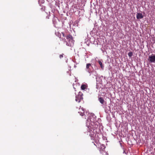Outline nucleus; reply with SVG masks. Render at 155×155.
<instances>
[{"label": "nucleus", "instance_id": "obj_1", "mask_svg": "<svg viewBox=\"0 0 155 155\" xmlns=\"http://www.w3.org/2000/svg\"><path fill=\"white\" fill-rule=\"evenodd\" d=\"M82 95L81 93H80L78 94L76 96L75 100L76 101L79 103L83 99Z\"/></svg>", "mask_w": 155, "mask_h": 155}, {"label": "nucleus", "instance_id": "obj_2", "mask_svg": "<svg viewBox=\"0 0 155 155\" xmlns=\"http://www.w3.org/2000/svg\"><path fill=\"white\" fill-rule=\"evenodd\" d=\"M85 110L83 107H80L79 109L78 112L81 116H83L84 114Z\"/></svg>", "mask_w": 155, "mask_h": 155}, {"label": "nucleus", "instance_id": "obj_3", "mask_svg": "<svg viewBox=\"0 0 155 155\" xmlns=\"http://www.w3.org/2000/svg\"><path fill=\"white\" fill-rule=\"evenodd\" d=\"M149 61L151 62H155V55H153L149 57Z\"/></svg>", "mask_w": 155, "mask_h": 155}, {"label": "nucleus", "instance_id": "obj_4", "mask_svg": "<svg viewBox=\"0 0 155 155\" xmlns=\"http://www.w3.org/2000/svg\"><path fill=\"white\" fill-rule=\"evenodd\" d=\"M89 135L91 137H93L95 134L94 130H91L89 131Z\"/></svg>", "mask_w": 155, "mask_h": 155}, {"label": "nucleus", "instance_id": "obj_5", "mask_svg": "<svg viewBox=\"0 0 155 155\" xmlns=\"http://www.w3.org/2000/svg\"><path fill=\"white\" fill-rule=\"evenodd\" d=\"M143 17V15L142 13H138L137 15V19H140L142 18Z\"/></svg>", "mask_w": 155, "mask_h": 155}, {"label": "nucleus", "instance_id": "obj_6", "mask_svg": "<svg viewBox=\"0 0 155 155\" xmlns=\"http://www.w3.org/2000/svg\"><path fill=\"white\" fill-rule=\"evenodd\" d=\"M92 67L91 64L90 63L87 64H86V68L87 70L88 71L90 72L91 71L90 68Z\"/></svg>", "mask_w": 155, "mask_h": 155}, {"label": "nucleus", "instance_id": "obj_7", "mask_svg": "<svg viewBox=\"0 0 155 155\" xmlns=\"http://www.w3.org/2000/svg\"><path fill=\"white\" fill-rule=\"evenodd\" d=\"M88 87V86L87 84H83L81 86V89L82 90H85L87 89Z\"/></svg>", "mask_w": 155, "mask_h": 155}, {"label": "nucleus", "instance_id": "obj_8", "mask_svg": "<svg viewBox=\"0 0 155 155\" xmlns=\"http://www.w3.org/2000/svg\"><path fill=\"white\" fill-rule=\"evenodd\" d=\"M66 38L70 41V40H72L73 38L71 35H69L66 37Z\"/></svg>", "mask_w": 155, "mask_h": 155}, {"label": "nucleus", "instance_id": "obj_9", "mask_svg": "<svg viewBox=\"0 0 155 155\" xmlns=\"http://www.w3.org/2000/svg\"><path fill=\"white\" fill-rule=\"evenodd\" d=\"M99 100L100 102L102 104H103L104 102V100L103 98L101 97H100L99 98Z\"/></svg>", "mask_w": 155, "mask_h": 155}, {"label": "nucleus", "instance_id": "obj_10", "mask_svg": "<svg viewBox=\"0 0 155 155\" xmlns=\"http://www.w3.org/2000/svg\"><path fill=\"white\" fill-rule=\"evenodd\" d=\"M98 63H99V64H100V65L101 67V68L103 69L104 67V66L102 64V63L101 62V61H99Z\"/></svg>", "mask_w": 155, "mask_h": 155}, {"label": "nucleus", "instance_id": "obj_11", "mask_svg": "<svg viewBox=\"0 0 155 155\" xmlns=\"http://www.w3.org/2000/svg\"><path fill=\"white\" fill-rule=\"evenodd\" d=\"M128 54L129 57H131L133 55V53L131 52H129L128 53Z\"/></svg>", "mask_w": 155, "mask_h": 155}, {"label": "nucleus", "instance_id": "obj_12", "mask_svg": "<svg viewBox=\"0 0 155 155\" xmlns=\"http://www.w3.org/2000/svg\"><path fill=\"white\" fill-rule=\"evenodd\" d=\"M64 54H60L59 55V58L60 59H61L64 57Z\"/></svg>", "mask_w": 155, "mask_h": 155}, {"label": "nucleus", "instance_id": "obj_13", "mask_svg": "<svg viewBox=\"0 0 155 155\" xmlns=\"http://www.w3.org/2000/svg\"><path fill=\"white\" fill-rule=\"evenodd\" d=\"M61 39H62V40L64 42H66V39H65V38H62Z\"/></svg>", "mask_w": 155, "mask_h": 155}, {"label": "nucleus", "instance_id": "obj_14", "mask_svg": "<svg viewBox=\"0 0 155 155\" xmlns=\"http://www.w3.org/2000/svg\"><path fill=\"white\" fill-rule=\"evenodd\" d=\"M61 33H62L63 37H65L64 33L63 32H62Z\"/></svg>", "mask_w": 155, "mask_h": 155}, {"label": "nucleus", "instance_id": "obj_15", "mask_svg": "<svg viewBox=\"0 0 155 155\" xmlns=\"http://www.w3.org/2000/svg\"><path fill=\"white\" fill-rule=\"evenodd\" d=\"M66 45H67L68 46H70V44H69V43L68 42H67L66 43Z\"/></svg>", "mask_w": 155, "mask_h": 155}, {"label": "nucleus", "instance_id": "obj_16", "mask_svg": "<svg viewBox=\"0 0 155 155\" xmlns=\"http://www.w3.org/2000/svg\"><path fill=\"white\" fill-rule=\"evenodd\" d=\"M58 37H59L60 38H61V35L60 34H58Z\"/></svg>", "mask_w": 155, "mask_h": 155}, {"label": "nucleus", "instance_id": "obj_17", "mask_svg": "<svg viewBox=\"0 0 155 155\" xmlns=\"http://www.w3.org/2000/svg\"><path fill=\"white\" fill-rule=\"evenodd\" d=\"M57 33H58H58H58V32H57H57L55 33L56 34V35H57Z\"/></svg>", "mask_w": 155, "mask_h": 155}, {"label": "nucleus", "instance_id": "obj_18", "mask_svg": "<svg viewBox=\"0 0 155 155\" xmlns=\"http://www.w3.org/2000/svg\"><path fill=\"white\" fill-rule=\"evenodd\" d=\"M90 121H91V122H92V121H91V120H90Z\"/></svg>", "mask_w": 155, "mask_h": 155}]
</instances>
